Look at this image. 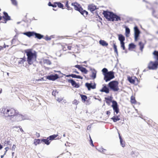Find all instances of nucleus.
Returning a JSON list of instances; mask_svg holds the SVG:
<instances>
[{
    "mask_svg": "<svg viewBox=\"0 0 158 158\" xmlns=\"http://www.w3.org/2000/svg\"><path fill=\"white\" fill-rule=\"evenodd\" d=\"M79 12L82 15L84 16H85V15H87L88 13L87 11L85 10H83V9L82 10H81V11H79Z\"/></svg>",
    "mask_w": 158,
    "mask_h": 158,
    "instance_id": "c756f323",
    "label": "nucleus"
},
{
    "mask_svg": "<svg viewBox=\"0 0 158 158\" xmlns=\"http://www.w3.org/2000/svg\"><path fill=\"white\" fill-rule=\"evenodd\" d=\"M67 48L69 50H72L73 52H77V46L73 45L72 46H67Z\"/></svg>",
    "mask_w": 158,
    "mask_h": 158,
    "instance_id": "f8f14e48",
    "label": "nucleus"
},
{
    "mask_svg": "<svg viewBox=\"0 0 158 158\" xmlns=\"http://www.w3.org/2000/svg\"><path fill=\"white\" fill-rule=\"evenodd\" d=\"M118 82L116 81H112L110 82L108 84L110 89L114 91H117L119 90L118 87Z\"/></svg>",
    "mask_w": 158,
    "mask_h": 158,
    "instance_id": "20e7f679",
    "label": "nucleus"
},
{
    "mask_svg": "<svg viewBox=\"0 0 158 158\" xmlns=\"http://www.w3.org/2000/svg\"><path fill=\"white\" fill-rule=\"evenodd\" d=\"M112 107H113L114 111L116 112V114H118L119 112V109L118 107V104L116 101H112Z\"/></svg>",
    "mask_w": 158,
    "mask_h": 158,
    "instance_id": "1a4fd4ad",
    "label": "nucleus"
},
{
    "mask_svg": "<svg viewBox=\"0 0 158 158\" xmlns=\"http://www.w3.org/2000/svg\"><path fill=\"white\" fill-rule=\"evenodd\" d=\"M118 40L120 41V42H123L125 40L124 37L121 34L118 35Z\"/></svg>",
    "mask_w": 158,
    "mask_h": 158,
    "instance_id": "5701e85b",
    "label": "nucleus"
},
{
    "mask_svg": "<svg viewBox=\"0 0 158 158\" xmlns=\"http://www.w3.org/2000/svg\"><path fill=\"white\" fill-rule=\"evenodd\" d=\"M113 47L114 49V51L116 53L117 55L118 56V53L117 51V46H116L115 43L113 44Z\"/></svg>",
    "mask_w": 158,
    "mask_h": 158,
    "instance_id": "473e14b6",
    "label": "nucleus"
},
{
    "mask_svg": "<svg viewBox=\"0 0 158 158\" xmlns=\"http://www.w3.org/2000/svg\"><path fill=\"white\" fill-rule=\"evenodd\" d=\"M71 77H72L73 78H75L77 77V75L74 74H70Z\"/></svg>",
    "mask_w": 158,
    "mask_h": 158,
    "instance_id": "09e8293b",
    "label": "nucleus"
},
{
    "mask_svg": "<svg viewBox=\"0 0 158 158\" xmlns=\"http://www.w3.org/2000/svg\"><path fill=\"white\" fill-rule=\"evenodd\" d=\"M105 99L106 100H110L109 99V98H105Z\"/></svg>",
    "mask_w": 158,
    "mask_h": 158,
    "instance_id": "338daca9",
    "label": "nucleus"
},
{
    "mask_svg": "<svg viewBox=\"0 0 158 158\" xmlns=\"http://www.w3.org/2000/svg\"><path fill=\"white\" fill-rule=\"evenodd\" d=\"M81 98L82 101H83L84 102H85L86 99H87V97L86 96L84 95H81Z\"/></svg>",
    "mask_w": 158,
    "mask_h": 158,
    "instance_id": "58836bf2",
    "label": "nucleus"
},
{
    "mask_svg": "<svg viewBox=\"0 0 158 158\" xmlns=\"http://www.w3.org/2000/svg\"><path fill=\"white\" fill-rule=\"evenodd\" d=\"M63 100V98H61V97L57 98L56 99L57 101H58L59 102H60Z\"/></svg>",
    "mask_w": 158,
    "mask_h": 158,
    "instance_id": "a18cd8bd",
    "label": "nucleus"
},
{
    "mask_svg": "<svg viewBox=\"0 0 158 158\" xmlns=\"http://www.w3.org/2000/svg\"><path fill=\"white\" fill-rule=\"evenodd\" d=\"M105 150H105V149H103V148H102V151H101V152H104V151H105Z\"/></svg>",
    "mask_w": 158,
    "mask_h": 158,
    "instance_id": "680f3d73",
    "label": "nucleus"
},
{
    "mask_svg": "<svg viewBox=\"0 0 158 158\" xmlns=\"http://www.w3.org/2000/svg\"><path fill=\"white\" fill-rule=\"evenodd\" d=\"M106 102L107 104H108V105H109V104H110V102H109L108 101H106Z\"/></svg>",
    "mask_w": 158,
    "mask_h": 158,
    "instance_id": "0e129e2a",
    "label": "nucleus"
},
{
    "mask_svg": "<svg viewBox=\"0 0 158 158\" xmlns=\"http://www.w3.org/2000/svg\"><path fill=\"white\" fill-rule=\"evenodd\" d=\"M158 66V61H156L154 62L150 61L148 65V68L149 69H156Z\"/></svg>",
    "mask_w": 158,
    "mask_h": 158,
    "instance_id": "0eeeda50",
    "label": "nucleus"
},
{
    "mask_svg": "<svg viewBox=\"0 0 158 158\" xmlns=\"http://www.w3.org/2000/svg\"><path fill=\"white\" fill-rule=\"evenodd\" d=\"M106 114L108 115H110V111H107L106 112Z\"/></svg>",
    "mask_w": 158,
    "mask_h": 158,
    "instance_id": "4d7b16f0",
    "label": "nucleus"
},
{
    "mask_svg": "<svg viewBox=\"0 0 158 158\" xmlns=\"http://www.w3.org/2000/svg\"><path fill=\"white\" fill-rule=\"evenodd\" d=\"M56 4H57L58 7L63 8V5L60 2H56L55 3Z\"/></svg>",
    "mask_w": 158,
    "mask_h": 158,
    "instance_id": "a19ab883",
    "label": "nucleus"
},
{
    "mask_svg": "<svg viewBox=\"0 0 158 158\" xmlns=\"http://www.w3.org/2000/svg\"><path fill=\"white\" fill-rule=\"evenodd\" d=\"M69 82L71 84L72 86H74V87H77V84L72 79L69 80Z\"/></svg>",
    "mask_w": 158,
    "mask_h": 158,
    "instance_id": "393cba45",
    "label": "nucleus"
},
{
    "mask_svg": "<svg viewBox=\"0 0 158 158\" xmlns=\"http://www.w3.org/2000/svg\"><path fill=\"white\" fill-rule=\"evenodd\" d=\"M130 33V29L127 27H126V35L127 37H128V36H129L128 35V34H129Z\"/></svg>",
    "mask_w": 158,
    "mask_h": 158,
    "instance_id": "72a5a7b5",
    "label": "nucleus"
},
{
    "mask_svg": "<svg viewBox=\"0 0 158 158\" xmlns=\"http://www.w3.org/2000/svg\"><path fill=\"white\" fill-rule=\"evenodd\" d=\"M41 142H44V143L45 144H46L47 145H49L51 142V141H50V140H49V139L48 137L47 138V139H42Z\"/></svg>",
    "mask_w": 158,
    "mask_h": 158,
    "instance_id": "412c9836",
    "label": "nucleus"
},
{
    "mask_svg": "<svg viewBox=\"0 0 158 158\" xmlns=\"http://www.w3.org/2000/svg\"><path fill=\"white\" fill-rule=\"evenodd\" d=\"M11 1L12 3L15 6H17L18 3L16 0H10Z\"/></svg>",
    "mask_w": 158,
    "mask_h": 158,
    "instance_id": "ea45409f",
    "label": "nucleus"
},
{
    "mask_svg": "<svg viewBox=\"0 0 158 158\" xmlns=\"http://www.w3.org/2000/svg\"><path fill=\"white\" fill-rule=\"evenodd\" d=\"M96 9V6L94 4H90L88 6V9L91 12L94 11Z\"/></svg>",
    "mask_w": 158,
    "mask_h": 158,
    "instance_id": "9b49d317",
    "label": "nucleus"
},
{
    "mask_svg": "<svg viewBox=\"0 0 158 158\" xmlns=\"http://www.w3.org/2000/svg\"><path fill=\"white\" fill-rule=\"evenodd\" d=\"M103 75L104 80L106 82L110 81L114 77V73L113 71L108 72L106 74H103Z\"/></svg>",
    "mask_w": 158,
    "mask_h": 158,
    "instance_id": "39448f33",
    "label": "nucleus"
},
{
    "mask_svg": "<svg viewBox=\"0 0 158 158\" xmlns=\"http://www.w3.org/2000/svg\"><path fill=\"white\" fill-rule=\"evenodd\" d=\"M20 130L21 132H23V131L22 128H20Z\"/></svg>",
    "mask_w": 158,
    "mask_h": 158,
    "instance_id": "69168bd1",
    "label": "nucleus"
},
{
    "mask_svg": "<svg viewBox=\"0 0 158 158\" xmlns=\"http://www.w3.org/2000/svg\"><path fill=\"white\" fill-rule=\"evenodd\" d=\"M34 35H35L36 37L40 39H41L43 37V36L41 34L35 33Z\"/></svg>",
    "mask_w": 158,
    "mask_h": 158,
    "instance_id": "cd10ccee",
    "label": "nucleus"
},
{
    "mask_svg": "<svg viewBox=\"0 0 158 158\" xmlns=\"http://www.w3.org/2000/svg\"><path fill=\"white\" fill-rule=\"evenodd\" d=\"M104 17L108 20L113 21L120 20V17L118 16L113 13L107 11H104L103 13Z\"/></svg>",
    "mask_w": 158,
    "mask_h": 158,
    "instance_id": "f03ea898",
    "label": "nucleus"
},
{
    "mask_svg": "<svg viewBox=\"0 0 158 158\" xmlns=\"http://www.w3.org/2000/svg\"><path fill=\"white\" fill-rule=\"evenodd\" d=\"M102 72L103 73V74H106L108 72V70L106 68H103L102 70Z\"/></svg>",
    "mask_w": 158,
    "mask_h": 158,
    "instance_id": "37998d69",
    "label": "nucleus"
},
{
    "mask_svg": "<svg viewBox=\"0 0 158 158\" xmlns=\"http://www.w3.org/2000/svg\"><path fill=\"white\" fill-rule=\"evenodd\" d=\"M44 63L45 64H51V62L48 59H44L43 60Z\"/></svg>",
    "mask_w": 158,
    "mask_h": 158,
    "instance_id": "c85d7f7f",
    "label": "nucleus"
},
{
    "mask_svg": "<svg viewBox=\"0 0 158 158\" xmlns=\"http://www.w3.org/2000/svg\"><path fill=\"white\" fill-rule=\"evenodd\" d=\"M131 102L132 103H135L136 101L135 99V98L133 96H131Z\"/></svg>",
    "mask_w": 158,
    "mask_h": 158,
    "instance_id": "4c0bfd02",
    "label": "nucleus"
},
{
    "mask_svg": "<svg viewBox=\"0 0 158 158\" xmlns=\"http://www.w3.org/2000/svg\"><path fill=\"white\" fill-rule=\"evenodd\" d=\"M68 1H67L66 2V6L68 8V10H69V9H69V8H70V7L69 6H68Z\"/></svg>",
    "mask_w": 158,
    "mask_h": 158,
    "instance_id": "603ef678",
    "label": "nucleus"
},
{
    "mask_svg": "<svg viewBox=\"0 0 158 158\" xmlns=\"http://www.w3.org/2000/svg\"><path fill=\"white\" fill-rule=\"evenodd\" d=\"M152 54L154 55V58L158 61V51H155Z\"/></svg>",
    "mask_w": 158,
    "mask_h": 158,
    "instance_id": "4be33fe9",
    "label": "nucleus"
},
{
    "mask_svg": "<svg viewBox=\"0 0 158 158\" xmlns=\"http://www.w3.org/2000/svg\"><path fill=\"white\" fill-rule=\"evenodd\" d=\"M35 135L37 136V137H39L40 136V134L39 133L37 132H36Z\"/></svg>",
    "mask_w": 158,
    "mask_h": 158,
    "instance_id": "6e6d98bb",
    "label": "nucleus"
},
{
    "mask_svg": "<svg viewBox=\"0 0 158 158\" xmlns=\"http://www.w3.org/2000/svg\"><path fill=\"white\" fill-rule=\"evenodd\" d=\"M134 31L135 40V41H137L138 40V38L139 36L140 32L137 26H135L134 27Z\"/></svg>",
    "mask_w": 158,
    "mask_h": 158,
    "instance_id": "6e6552de",
    "label": "nucleus"
},
{
    "mask_svg": "<svg viewBox=\"0 0 158 158\" xmlns=\"http://www.w3.org/2000/svg\"><path fill=\"white\" fill-rule=\"evenodd\" d=\"M72 5L74 6V9L76 10H78L79 11H81V10H82V9L80 8L79 5L77 3H72Z\"/></svg>",
    "mask_w": 158,
    "mask_h": 158,
    "instance_id": "4468645a",
    "label": "nucleus"
},
{
    "mask_svg": "<svg viewBox=\"0 0 158 158\" xmlns=\"http://www.w3.org/2000/svg\"><path fill=\"white\" fill-rule=\"evenodd\" d=\"M16 146L15 144H13L12 147V151H14L15 149L16 148Z\"/></svg>",
    "mask_w": 158,
    "mask_h": 158,
    "instance_id": "de8ad7c7",
    "label": "nucleus"
},
{
    "mask_svg": "<svg viewBox=\"0 0 158 158\" xmlns=\"http://www.w3.org/2000/svg\"><path fill=\"white\" fill-rule=\"evenodd\" d=\"M48 5L49 6H52V4L50 2H49L48 3Z\"/></svg>",
    "mask_w": 158,
    "mask_h": 158,
    "instance_id": "13d9d810",
    "label": "nucleus"
},
{
    "mask_svg": "<svg viewBox=\"0 0 158 158\" xmlns=\"http://www.w3.org/2000/svg\"><path fill=\"white\" fill-rule=\"evenodd\" d=\"M51 38L50 37H49L47 36V37H46V38H45V40H51Z\"/></svg>",
    "mask_w": 158,
    "mask_h": 158,
    "instance_id": "864d4df0",
    "label": "nucleus"
},
{
    "mask_svg": "<svg viewBox=\"0 0 158 158\" xmlns=\"http://www.w3.org/2000/svg\"><path fill=\"white\" fill-rule=\"evenodd\" d=\"M139 45L140 46V50L141 52H142L144 48V44L143 43H142L141 42H140L139 43Z\"/></svg>",
    "mask_w": 158,
    "mask_h": 158,
    "instance_id": "7c9ffc66",
    "label": "nucleus"
},
{
    "mask_svg": "<svg viewBox=\"0 0 158 158\" xmlns=\"http://www.w3.org/2000/svg\"><path fill=\"white\" fill-rule=\"evenodd\" d=\"M119 138L120 139V145L123 148L125 146V143L124 141L123 140V139L121 137V136L120 135L119 133H118Z\"/></svg>",
    "mask_w": 158,
    "mask_h": 158,
    "instance_id": "6ab92c4d",
    "label": "nucleus"
},
{
    "mask_svg": "<svg viewBox=\"0 0 158 158\" xmlns=\"http://www.w3.org/2000/svg\"><path fill=\"white\" fill-rule=\"evenodd\" d=\"M16 121H21L22 120L27 119V117L25 115H22L18 114H15L14 117Z\"/></svg>",
    "mask_w": 158,
    "mask_h": 158,
    "instance_id": "423d86ee",
    "label": "nucleus"
},
{
    "mask_svg": "<svg viewBox=\"0 0 158 158\" xmlns=\"http://www.w3.org/2000/svg\"><path fill=\"white\" fill-rule=\"evenodd\" d=\"M67 77H71L70 75H68L66 76Z\"/></svg>",
    "mask_w": 158,
    "mask_h": 158,
    "instance_id": "774afa93",
    "label": "nucleus"
},
{
    "mask_svg": "<svg viewBox=\"0 0 158 158\" xmlns=\"http://www.w3.org/2000/svg\"><path fill=\"white\" fill-rule=\"evenodd\" d=\"M90 70L92 72V75L91 76V78L93 79H94L96 77L97 71L94 69H90Z\"/></svg>",
    "mask_w": 158,
    "mask_h": 158,
    "instance_id": "2eb2a0df",
    "label": "nucleus"
},
{
    "mask_svg": "<svg viewBox=\"0 0 158 158\" xmlns=\"http://www.w3.org/2000/svg\"><path fill=\"white\" fill-rule=\"evenodd\" d=\"M26 61L25 58H20L19 60V64H23L24 62Z\"/></svg>",
    "mask_w": 158,
    "mask_h": 158,
    "instance_id": "bb28decb",
    "label": "nucleus"
},
{
    "mask_svg": "<svg viewBox=\"0 0 158 158\" xmlns=\"http://www.w3.org/2000/svg\"><path fill=\"white\" fill-rule=\"evenodd\" d=\"M23 34L29 37H30L31 36L34 35L35 32H24L23 33Z\"/></svg>",
    "mask_w": 158,
    "mask_h": 158,
    "instance_id": "aec40b11",
    "label": "nucleus"
},
{
    "mask_svg": "<svg viewBox=\"0 0 158 158\" xmlns=\"http://www.w3.org/2000/svg\"><path fill=\"white\" fill-rule=\"evenodd\" d=\"M43 80V78H41V79L37 80H36V81H42Z\"/></svg>",
    "mask_w": 158,
    "mask_h": 158,
    "instance_id": "bf43d9fd",
    "label": "nucleus"
},
{
    "mask_svg": "<svg viewBox=\"0 0 158 158\" xmlns=\"http://www.w3.org/2000/svg\"><path fill=\"white\" fill-rule=\"evenodd\" d=\"M100 91L101 92H105L106 94L108 93L109 92V89L106 85H104Z\"/></svg>",
    "mask_w": 158,
    "mask_h": 158,
    "instance_id": "dca6fc26",
    "label": "nucleus"
},
{
    "mask_svg": "<svg viewBox=\"0 0 158 158\" xmlns=\"http://www.w3.org/2000/svg\"><path fill=\"white\" fill-rule=\"evenodd\" d=\"M58 75L57 74L55 75L51 74L47 77V79L52 81L55 80L58 78Z\"/></svg>",
    "mask_w": 158,
    "mask_h": 158,
    "instance_id": "9d476101",
    "label": "nucleus"
},
{
    "mask_svg": "<svg viewBox=\"0 0 158 158\" xmlns=\"http://www.w3.org/2000/svg\"><path fill=\"white\" fill-rule=\"evenodd\" d=\"M4 16H3V18L6 20H9L10 19V17L9 16L7 13L4 12H3Z\"/></svg>",
    "mask_w": 158,
    "mask_h": 158,
    "instance_id": "f3484780",
    "label": "nucleus"
},
{
    "mask_svg": "<svg viewBox=\"0 0 158 158\" xmlns=\"http://www.w3.org/2000/svg\"><path fill=\"white\" fill-rule=\"evenodd\" d=\"M75 67L76 68H78V69H79L80 70L81 69V68H82V67L80 65H76Z\"/></svg>",
    "mask_w": 158,
    "mask_h": 158,
    "instance_id": "49530a36",
    "label": "nucleus"
},
{
    "mask_svg": "<svg viewBox=\"0 0 158 158\" xmlns=\"http://www.w3.org/2000/svg\"><path fill=\"white\" fill-rule=\"evenodd\" d=\"M1 112L5 116L12 117H14L16 114L15 110L13 109H8L2 108L0 110Z\"/></svg>",
    "mask_w": 158,
    "mask_h": 158,
    "instance_id": "7ed1b4c3",
    "label": "nucleus"
},
{
    "mask_svg": "<svg viewBox=\"0 0 158 158\" xmlns=\"http://www.w3.org/2000/svg\"><path fill=\"white\" fill-rule=\"evenodd\" d=\"M128 80L131 83L134 84L135 82L134 80L132 79V77H128Z\"/></svg>",
    "mask_w": 158,
    "mask_h": 158,
    "instance_id": "e433bc0d",
    "label": "nucleus"
},
{
    "mask_svg": "<svg viewBox=\"0 0 158 158\" xmlns=\"http://www.w3.org/2000/svg\"><path fill=\"white\" fill-rule=\"evenodd\" d=\"M72 103H73V104L77 105L78 104V102L76 100H74L73 102Z\"/></svg>",
    "mask_w": 158,
    "mask_h": 158,
    "instance_id": "c03bdc74",
    "label": "nucleus"
},
{
    "mask_svg": "<svg viewBox=\"0 0 158 158\" xmlns=\"http://www.w3.org/2000/svg\"><path fill=\"white\" fill-rule=\"evenodd\" d=\"M111 119L114 122H116L118 121H119L120 120V119L118 118V116H117L116 117L114 116Z\"/></svg>",
    "mask_w": 158,
    "mask_h": 158,
    "instance_id": "a878e982",
    "label": "nucleus"
},
{
    "mask_svg": "<svg viewBox=\"0 0 158 158\" xmlns=\"http://www.w3.org/2000/svg\"><path fill=\"white\" fill-rule=\"evenodd\" d=\"M124 42H120L121 47L123 49V50H125V47L124 45Z\"/></svg>",
    "mask_w": 158,
    "mask_h": 158,
    "instance_id": "79ce46f5",
    "label": "nucleus"
},
{
    "mask_svg": "<svg viewBox=\"0 0 158 158\" xmlns=\"http://www.w3.org/2000/svg\"><path fill=\"white\" fill-rule=\"evenodd\" d=\"M9 149V148L8 147H6L5 148V149L6 150V151L5 152L4 155H5L6 152L8 151V150Z\"/></svg>",
    "mask_w": 158,
    "mask_h": 158,
    "instance_id": "5fc2aeb1",
    "label": "nucleus"
},
{
    "mask_svg": "<svg viewBox=\"0 0 158 158\" xmlns=\"http://www.w3.org/2000/svg\"><path fill=\"white\" fill-rule=\"evenodd\" d=\"M53 7H56V5H53L52 6Z\"/></svg>",
    "mask_w": 158,
    "mask_h": 158,
    "instance_id": "052dcab7",
    "label": "nucleus"
},
{
    "mask_svg": "<svg viewBox=\"0 0 158 158\" xmlns=\"http://www.w3.org/2000/svg\"><path fill=\"white\" fill-rule=\"evenodd\" d=\"M2 148V146L0 144V150Z\"/></svg>",
    "mask_w": 158,
    "mask_h": 158,
    "instance_id": "e2e57ef3",
    "label": "nucleus"
},
{
    "mask_svg": "<svg viewBox=\"0 0 158 158\" xmlns=\"http://www.w3.org/2000/svg\"><path fill=\"white\" fill-rule=\"evenodd\" d=\"M85 86L87 87L89 90H90L91 89H94L96 88V84H95L92 85L91 83H85Z\"/></svg>",
    "mask_w": 158,
    "mask_h": 158,
    "instance_id": "ddd939ff",
    "label": "nucleus"
},
{
    "mask_svg": "<svg viewBox=\"0 0 158 158\" xmlns=\"http://www.w3.org/2000/svg\"><path fill=\"white\" fill-rule=\"evenodd\" d=\"M89 137H90V144L93 146H94V145L93 143V141H92V140L90 136V135H89Z\"/></svg>",
    "mask_w": 158,
    "mask_h": 158,
    "instance_id": "8fccbe9b",
    "label": "nucleus"
},
{
    "mask_svg": "<svg viewBox=\"0 0 158 158\" xmlns=\"http://www.w3.org/2000/svg\"><path fill=\"white\" fill-rule=\"evenodd\" d=\"M99 44L103 46L107 47L108 43L104 40H100L99 42Z\"/></svg>",
    "mask_w": 158,
    "mask_h": 158,
    "instance_id": "a211bd4d",
    "label": "nucleus"
},
{
    "mask_svg": "<svg viewBox=\"0 0 158 158\" xmlns=\"http://www.w3.org/2000/svg\"><path fill=\"white\" fill-rule=\"evenodd\" d=\"M24 52L27 56V63L29 64H31L36 60L37 55L36 52L31 49L25 50Z\"/></svg>",
    "mask_w": 158,
    "mask_h": 158,
    "instance_id": "f257e3e1",
    "label": "nucleus"
},
{
    "mask_svg": "<svg viewBox=\"0 0 158 158\" xmlns=\"http://www.w3.org/2000/svg\"><path fill=\"white\" fill-rule=\"evenodd\" d=\"M81 72L84 73L85 74H86L87 73L88 71L85 68L82 67L80 70Z\"/></svg>",
    "mask_w": 158,
    "mask_h": 158,
    "instance_id": "c9c22d12",
    "label": "nucleus"
},
{
    "mask_svg": "<svg viewBox=\"0 0 158 158\" xmlns=\"http://www.w3.org/2000/svg\"><path fill=\"white\" fill-rule=\"evenodd\" d=\"M136 47V46L133 43H131L129 45V49L131 48H135Z\"/></svg>",
    "mask_w": 158,
    "mask_h": 158,
    "instance_id": "2f4dec72",
    "label": "nucleus"
},
{
    "mask_svg": "<svg viewBox=\"0 0 158 158\" xmlns=\"http://www.w3.org/2000/svg\"><path fill=\"white\" fill-rule=\"evenodd\" d=\"M57 136V135H54L50 136L48 138L49 139V140H51L54 139Z\"/></svg>",
    "mask_w": 158,
    "mask_h": 158,
    "instance_id": "f704fd0d",
    "label": "nucleus"
},
{
    "mask_svg": "<svg viewBox=\"0 0 158 158\" xmlns=\"http://www.w3.org/2000/svg\"><path fill=\"white\" fill-rule=\"evenodd\" d=\"M41 140L39 139H35L34 140V143L35 146H36L37 144H39L41 143Z\"/></svg>",
    "mask_w": 158,
    "mask_h": 158,
    "instance_id": "b1692460",
    "label": "nucleus"
},
{
    "mask_svg": "<svg viewBox=\"0 0 158 158\" xmlns=\"http://www.w3.org/2000/svg\"><path fill=\"white\" fill-rule=\"evenodd\" d=\"M77 78H78V79H83V77H81V76H79V75H77V77H76Z\"/></svg>",
    "mask_w": 158,
    "mask_h": 158,
    "instance_id": "3c124183",
    "label": "nucleus"
}]
</instances>
